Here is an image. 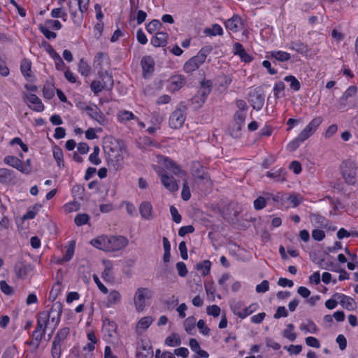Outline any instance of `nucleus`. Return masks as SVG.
I'll return each instance as SVG.
<instances>
[{"instance_id": "obj_1", "label": "nucleus", "mask_w": 358, "mask_h": 358, "mask_svg": "<svg viewBox=\"0 0 358 358\" xmlns=\"http://www.w3.org/2000/svg\"><path fill=\"white\" fill-rule=\"evenodd\" d=\"M103 152L108 164H112L116 169L119 166V162L123 159L121 152L115 139L109 138L104 141Z\"/></svg>"}, {"instance_id": "obj_2", "label": "nucleus", "mask_w": 358, "mask_h": 358, "mask_svg": "<svg viewBox=\"0 0 358 358\" xmlns=\"http://www.w3.org/2000/svg\"><path fill=\"white\" fill-rule=\"evenodd\" d=\"M49 320L50 314L48 311L44 310L38 313L36 327L33 331V336L36 341V348H38L40 342L45 336Z\"/></svg>"}, {"instance_id": "obj_3", "label": "nucleus", "mask_w": 358, "mask_h": 358, "mask_svg": "<svg viewBox=\"0 0 358 358\" xmlns=\"http://www.w3.org/2000/svg\"><path fill=\"white\" fill-rule=\"evenodd\" d=\"M210 50L211 49L207 47L202 48L196 55L192 57L185 63L183 66L184 71L186 73H192L199 69L206 59L207 55Z\"/></svg>"}, {"instance_id": "obj_4", "label": "nucleus", "mask_w": 358, "mask_h": 358, "mask_svg": "<svg viewBox=\"0 0 358 358\" xmlns=\"http://www.w3.org/2000/svg\"><path fill=\"white\" fill-rule=\"evenodd\" d=\"M100 80H94L90 85L91 90L94 94H98L102 90L110 91L114 85L113 78L107 71L100 74Z\"/></svg>"}, {"instance_id": "obj_5", "label": "nucleus", "mask_w": 358, "mask_h": 358, "mask_svg": "<svg viewBox=\"0 0 358 358\" xmlns=\"http://www.w3.org/2000/svg\"><path fill=\"white\" fill-rule=\"evenodd\" d=\"M357 167L356 164L351 160H345L340 166L341 173L345 182L349 185H354L357 182L356 171Z\"/></svg>"}, {"instance_id": "obj_6", "label": "nucleus", "mask_w": 358, "mask_h": 358, "mask_svg": "<svg viewBox=\"0 0 358 358\" xmlns=\"http://www.w3.org/2000/svg\"><path fill=\"white\" fill-rule=\"evenodd\" d=\"M187 107L185 103L181 102L171 115L169 117V125L173 129L180 128L186 119Z\"/></svg>"}, {"instance_id": "obj_7", "label": "nucleus", "mask_w": 358, "mask_h": 358, "mask_svg": "<svg viewBox=\"0 0 358 358\" xmlns=\"http://www.w3.org/2000/svg\"><path fill=\"white\" fill-rule=\"evenodd\" d=\"M259 306L257 303L250 304L248 307H244L241 301H233L230 304V308L233 313L241 319H244L254 313Z\"/></svg>"}, {"instance_id": "obj_8", "label": "nucleus", "mask_w": 358, "mask_h": 358, "mask_svg": "<svg viewBox=\"0 0 358 358\" xmlns=\"http://www.w3.org/2000/svg\"><path fill=\"white\" fill-rule=\"evenodd\" d=\"M248 101L256 110H260L264 104L265 95L262 87L252 89L248 95Z\"/></svg>"}, {"instance_id": "obj_9", "label": "nucleus", "mask_w": 358, "mask_h": 358, "mask_svg": "<svg viewBox=\"0 0 358 358\" xmlns=\"http://www.w3.org/2000/svg\"><path fill=\"white\" fill-rule=\"evenodd\" d=\"M152 296V292L148 288L140 287L136 291L134 296V305L138 312H141L145 307V301Z\"/></svg>"}, {"instance_id": "obj_10", "label": "nucleus", "mask_w": 358, "mask_h": 358, "mask_svg": "<svg viewBox=\"0 0 358 358\" xmlns=\"http://www.w3.org/2000/svg\"><path fill=\"white\" fill-rule=\"evenodd\" d=\"M107 250L117 251L123 249L128 245V240L122 236H111L110 238H107Z\"/></svg>"}, {"instance_id": "obj_11", "label": "nucleus", "mask_w": 358, "mask_h": 358, "mask_svg": "<svg viewBox=\"0 0 358 358\" xmlns=\"http://www.w3.org/2000/svg\"><path fill=\"white\" fill-rule=\"evenodd\" d=\"M163 185L170 192H174L178 189V185L173 176L168 175L164 170L157 171Z\"/></svg>"}, {"instance_id": "obj_12", "label": "nucleus", "mask_w": 358, "mask_h": 358, "mask_svg": "<svg viewBox=\"0 0 358 358\" xmlns=\"http://www.w3.org/2000/svg\"><path fill=\"white\" fill-rule=\"evenodd\" d=\"M143 77L150 76L155 70V61L151 56H144L141 61Z\"/></svg>"}, {"instance_id": "obj_13", "label": "nucleus", "mask_w": 358, "mask_h": 358, "mask_svg": "<svg viewBox=\"0 0 358 358\" xmlns=\"http://www.w3.org/2000/svg\"><path fill=\"white\" fill-rule=\"evenodd\" d=\"M62 313V304L61 302L57 301L54 303L48 313L50 314V319L52 322L55 323L57 326L60 322V317Z\"/></svg>"}, {"instance_id": "obj_14", "label": "nucleus", "mask_w": 358, "mask_h": 358, "mask_svg": "<svg viewBox=\"0 0 358 358\" xmlns=\"http://www.w3.org/2000/svg\"><path fill=\"white\" fill-rule=\"evenodd\" d=\"M227 29L234 33L239 31L243 26L242 19L237 15H234L224 22Z\"/></svg>"}, {"instance_id": "obj_15", "label": "nucleus", "mask_w": 358, "mask_h": 358, "mask_svg": "<svg viewBox=\"0 0 358 358\" xmlns=\"http://www.w3.org/2000/svg\"><path fill=\"white\" fill-rule=\"evenodd\" d=\"M82 109L86 112L87 115L90 118L103 124V122L104 121V116L97 106H94L93 108L90 106H86L85 107L82 108Z\"/></svg>"}, {"instance_id": "obj_16", "label": "nucleus", "mask_w": 358, "mask_h": 358, "mask_svg": "<svg viewBox=\"0 0 358 358\" xmlns=\"http://www.w3.org/2000/svg\"><path fill=\"white\" fill-rule=\"evenodd\" d=\"M268 54H269V55H267L266 57L271 59L273 63L275 64L277 63V62H284L289 60L291 58L289 53L281 50L271 51L268 52Z\"/></svg>"}, {"instance_id": "obj_17", "label": "nucleus", "mask_w": 358, "mask_h": 358, "mask_svg": "<svg viewBox=\"0 0 358 358\" xmlns=\"http://www.w3.org/2000/svg\"><path fill=\"white\" fill-rule=\"evenodd\" d=\"M189 345L191 350L196 353L193 358H208L209 354L206 350L201 349L200 345L196 338H190Z\"/></svg>"}, {"instance_id": "obj_18", "label": "nucleus", "mask_w": 358, "mask_h": 358, "mask_svg": "<svg viewBox=\"0 0 358 358\" xmlns=\"http://www.w3.org/2000/svg\"><path fill=\"white\" fill-rule=\"evenodd\" d=\"M4 164L10 166L22 173H27V169H23L22 166V160L18 157L13 155H8L3 158Z\"/></svg>"}, {"instance_id": "obj_19", "label": "nucleus", "mask_w": 358, "mask_h": 358, "mask_svg": "<svg viewBox=\"0 0 358 358\" xmlns=\"http://www.w3.org/2000/svg\"><path fill=\"white\" fill-rule=\"evenodd\" d=\"M32 268L31 264L22 262L16 263L14 266L15 273L19 278H24L32 271Z\"/></svg>"}, {"instance_id": "obj_20", "label": "nucleus", "mask_w": 358, "mask_h": 358, "mask_svg": "<svg viewBox=\"0 0 358 358\" xmlns=\"http://www.w3.org/2000/svg\"><path fill=\"white\" fill-rule=\"evenodd\" d=\"M185 83V80L183 76H173L171 78V81L168 87V90L172 92L178 91L184 86Z\"/></svg>"}, {"instance_id": "obj_21", "label": "nucleus", "mask_w": 358, "mask_h": 358, "mask_svg": "<svg viewBox=\"0 0 358 358\" xmlns=\"http://www.w3.org/2000/svg\"><path fill=\"white\" fill-rule=\"evenodd\" d=\"M27 101L31 103L29 107L34 111L41 112L44 110V106L41 100L34 94L27 96Z\"/></svg>"}, {"instance_id": "obj_22", "label": "nucleus", "mask_w": 358, "mask_h": 358, "mask_svg": "<svg viewBox=\"0 0 358 358\" xmlns=\"http://www.w3.org/2000/svg\"><path fill=\"white\" fill-rule=\"evenodd\" d=\"M168 34L163 31H158L151 38L150 43L155 47H164L167 44Z\"/></svg>"}, {"instance_id": "obj_23", "label": "nucleus", "mask_w": 358, "mask_h": 358, "mask_svg": "<svg viewBox=\"0 0 358 358\" xmlns=\"http://www.w3.org/2000/svg\"><path fill=\"white\" fill-rule=\"evenodd\" d=\"M139 213L142 218L150 220L153 218L152 206L149 201H143L139 206Z\"/></svg>"}, {"instance_id": "obj_24", "label": "nucleus", "mask_w": 358, "mask_h": 358, "mask_svg": "<svg viewBox=\"0 0 358 358\" xmlns=\"http://www.w3.org/2000/svg\"><path fill=\"white\" fill-rule=\"evenodd\" d=\"M76 1L77 0H69L68 2V6L74 24L78 27H80L83 21V16L82 15V13H79L74 10L72 5L73 3L76 5Z\"/></svg>"}, {"instance_id": "obj_25", "label": "nucleus", "mask_w": 358, "mask_h": 358, "mask_svg": "<svg viewBox=\"0 0 358 358\" xmlns=\"http://www.w3.org/2000/svg\"><path fill=\"white\" fill-rule=\"evenodd\" d=\"M333 297H337L340 299V303L349 310H352L355 308V303L353 299L343 294L336 293Z\"/></svg>"}, {"instance_id": "obj_26", "label": "nucleus", "mask_w": 358, "mask_h": 358, "mask_svg": "<svg viewBox=\"0 0 358 358\" xmlns=\"http://www.w3.org/2000/svg\"><path fill=\"white\" fill-rule=\"evenodd\" d=\"M286 173L287 171L285 169H273L271 171L266 172V176L277 182H283L286 180Z\"/></svg>"}, {"instance_id": "obj_27", "label": "nucleus", "mask_w": 358, "mask_h": 358, "mask_svg": "<svg viewBox=\"0 0 358 358\" xmlns=\"http://www.w3.org/2000/svg\"><path fill=\"white\" fill-rule=\"evenodd\" d=\"M192 175L200 180L208 179V173L203 171V166L199 162H194L192 167Z\"/></svg>"}, {"instance_id": "obj_28", "label": "nucleus", "mask_w": 358, "mask_h": 358, "mask_svg": "<svg viewBox=\"0 0 358 358\" xmlns=\"http://www.w3.org/2000/svg\"><path fill=\"white\" fill-rule=\"evenodd\" d=\"M310 220L312 224L315 227H326L328 224V220L319 214L311 213Z\"/></svg>"}, {"instance_id": "obj_29", "label": "nucleus", "mask_w": 358, "mask_h": 358, "mask_svg": "<svg viewBox=\"0 0 358 358\" xmlns=\"http://www.w3.org/2000/svg\"><path fill=\"white\" fill-rule=\"evenodd\" d=\"M212 90V83L210 80H203L201 82L200 88L198 90L197 94L206 100L208 96Z\"/></svg>"}, {"instance_id": "obj_30", "label": "nucleus", "mask_w": 358, "mask_h": 358, "mask_svg": "<svg viewBox=\"0 0 358 358\" xmlns=\"http://www.w3.org/2000/svg\"><path fill=\"white\" fill-rule=\"evenodd\" d=\"M74 250L75 241H71L69 246L66 248L64 256L62 259H59L57 263L62 264L64 262H69L73 256Z\"/></svg>"}, {"instance_id": "obj_31", "label": "nucleus", "mask_w": 358, "mask_h": 358, "mask_svg": "<svg viewBox=\"0 0 358 358\" xmlns=\"http://www.w3.org/2000/svg\"><path fill=\"white\" fill-rule=\"evenodd\" d=\"M289 48L300 54H306L308 52L307 45L300 41H292L289 44Z\"/></svg>"}, {"instance_id": "obj_32", "label": "nucleus", "mask_w": 358, "mask_h": 358, "mask_svg": "<svg viewBox=\"0 0 358 358\" xmlns=\"http://www.w3.org/2000/svg\"><path fill=\"white\" fill-rule=\"evenodd\" d=\"M357 92V87L355 85L350 86L347 90L343 93L342 96L341 97V108H343L345 106V103H342V101H345L350 97H352L356 94Z\"/></svg>"}, {"instance_id": "obj_33", "label": "nucleus", "mask_w": 358, "mask_h": 358, "mask_svg": "<svg viewBox=\"0 0 358 358\" xmlns=\"http://www.w3.org/2000/svg\"><path fill=\"white\" fill-rule=\"evenodd\" d=\"M268 201V198L267 196V192L264 193L263 196H258L255 201H254V208L257 210H260L263 209L266 205V203Z\"/></svg>"}, {"instance_id": "obj_34", "label": "nucleus", "mask_w": 358, "mask_h": 358, "mask_svg": "<svg viewBox=\"0 0 358 358\" xmlns=\"http://www.w3.org/2000/svg\"><path fill=\"white\" fill-rule=\"evenodd\" d=\"M91 244L100 250H107L108 247V243H107V238L106 237H98L96 238H94L91 241Z\"/></svg>"}, {"instance_id": "obj_35", "label": "nucleus", "mask_w": 358, "mask_h": 358, "mask_svg": "<svg viewBox=\"0 0 358 358\" xmlns=\"http://www.w3.org/2000/svg\"><path fill=\"white\" fill-rule=\"evenodd\" d=\"M63 156L64 155L62 148L58 145L54 146L53 157L57 162V166L59 167H63L64 166Z\"/></svg>"}, {"instance_id": "obj_36", "label": "nucleus", "mask_w": 358, "mask_h": 358, "mask_svg": "<svg viewBox=\"0 0 358 358\" xmlns=\"http://www.w3.org/2000/svg\"><path fill=\"white\" fill-rule=\"evenodd\" d=\"M164 343L168 346H178L181 344V339L177 334L172 333L171 335L166 337Z\"/></svg>"}, {"instance_id": "obj_37", "label": "nucleus", "mask_w": 358, "mask_h": 358, "mask_svg": "<svg viewBox=\"0 0 358 358\" xmlns=\"http://www.w3.org/2000/svg\"><path fill=\"white\" fill-rule=\"evenodd\" d=\"M31 63L29 60L24 59L20 64V70L23 76L27 78L31 76Z\"/></svg>"}, {"instance_id": "obj_38", "label": "nucleus", "mask_w": 358, "mask_h": 358, "mask_svg": "<svg viewBox=\"0 0 358 358\" xmlns=\"http://www.w3.org/2000/svg\"><path fill=\"white\" fill-rule=\"evenodd\" d=\"M103 328L108 332L110 336H112L113 333H115L117 330V324L114 321L108 318L105 319L103 322Z\"/></svg>"}, {"instance_id": "obj_39", "label": "nucleus", "mask_w": 358, "mask_h": 358, "mask_svg": "<svg viewBox=\"0 0 358 358\" xmlns=\"http://www.w3.org/2000/svg\"><path fill=\"white\" fill-rule=\"evenodd\" d=\"M13 171L1 168L0 169V182L8 183L12 179Z\"/></svg>"}, {"instance_id": "obj_40", "label": "nucleus", "mask_w": 358, "mask_h": 358, "mask_svg": "<svg viewBox=\"0 0 358 358\" xmlns=\"http://www.w3.org/2000/svg\"><path fill=\"white\" fill-rule=\"evenodd\" d=\"M121 301V294L117 290L111 291L108 296V306L120 303Z\"/></svg>"}, {"instance_id": "obj_41", "label": "nucleus", "mask_w": 358, "mask_h": 358, "mask_svg": "<svg viewBox=\"0 0 358 358\" xmlns=\"http://www.w3.org/2000/svg\"><path fill=\"white\" fill-rule=\"evenodd\" d=\"M196 319L194 316L188 317L184 321L185 330L188 334H192V331L194 329Z\"/></svg>"}, {"instance_id": "obj_42", "label": "nucleus", "mask_w": 358, "mask_h": 358, "mask_svg": "<svg viewBox=\"0 0 358 358\" xmlns=\"http://www.w3.org/2000/svg\"><path fill=\"white\" fill-rule=\"evenodd\" d=\"M137 358H152L153 351L150 346H143L141 350H138L136 354Z\"/></svg>"}, {"instance_id": "obj_43", "label": "nucleus", "mask_w": 358, "mask_h": 358, "mask_svg": "<svg viewBox=\"0 0 358 358\" xmlns=\"http://www.w3.org/2000/svg\"><path fill=\"white\" fill-rule=\"evenodd\" d=\"M285 201H289L292 207L298 206L301 202V197L297 194H285Z\"/></svg>"}, {"instance_id": "obj_44", "label": "nucleus", "mask_w": 358, "mask_h": 358, "mask_svg": "<svg viewBox=\"0 0 358 358\" xmlns=\"http://www.w3.org/2000/svg\"><path fill=\"white\" fill-rule=\"evenodd\" d=\"M69 334V328H68V327L62 328L57 331L53 341H56L57 343H62V342H63Z\"/></svg>"}, {"instance_id": "obj_45", "label": "nucleus", "mask_w": 358, "mask_h": 358, "mask_svg": "<svg viewBox=\"0 0 358 358\" xmlns=\"http://www.w3.org/2000/svg\"><path fill=\"white\" fill-rule=\"evenodd\" d=\"M137 119V117L134 115V114L129 110H123L120 112L118 115V120L120 122H126L131 120Z\"/></svg>"}, {"instance_id": "obj_46", "label": "nucleus", "mask_w": 358, "mask_h": 358, "mask_svg": "<svg viewBox=\"0 0 358 358\" xmlns=\"http://www.w3.org/2000/svg\"><path fill=\"white\" fill-rule=\"evenodd\" d=\"M211 267V262L209 260H204L196 264L197 270H202V275L206 276L209 274Z\"/></svg>"}, {"instance_id": "obj_47", "label": "nucleus", "mask_w": 358, "mask_h": 358, "mask_svg": "<svg viewBox=\"0 0 358 358\" xmlns=\"http://www.w3.org/2000/svg\"><path fill=\"white\" fill-rule=\"evenodd\" d=\"M40 31L45 36L46 38L51 40L55 39L57 37V34L54 31H50L49 27L45 24H40L38 26Z\"/></svg>"}, {"instance_id": "obj_48", "label": "nucleus", "mask_w": 358, "mask_h": 358, "mask_svg": "<svg viewBox=\"0 0 358 358\" xmlns=\"http://www.w3.org/2000/svg\"><path fill=\"white\" fill-rule=\"evenodd\" d=\"M284 80L287 82H289V87L294 91H299L301 88V84L299 81L294 76H287Z\"/></svg>"}, {"instance_id": "obj_49", "label": "nucleus", "mask_w": 358, "mask_h": 358, "mask_svg": "<svg viewBox=\"0 0 358 358\" xmlns=\"http://www.w3.org/2000/svg\"><path fill=\"white\" fill-rule=\"evenodd\" d=\"M162 24L159 20H152L148 24H146V30L150 34L155 33L157 30L159 29Z\"/></svg>"}, {"instance_id": "obj_50", "label": "nucleus", "mask_w": 358, "mask_h": 358, "mask_svg": "<svg viewBox=\"0 0 358 358\" xmlns=\"http://www.w3.org/2000/svg\"><path fill=\"white\" fill-rule=\"evenodd\" d=\"M103 279L106 282H113L114 280L113 275L112 273V265L110 263L106 265L104 271L101 275Z\"/></svg>"}, {"instance_id": "obj_51", "label": "nucleus", "mask_w": 358, "mask_h": 358, "mask_svg": "<svg viewBox=\"0 0 358 358\" xmlns=\"http://www.w3.org/2000/svg\"><path fill=\"white\" fill-rule=\"evenodd\" d=\"M294 328V326L292 324H288L287 328L283 331V336L290 341H294L296 338V334L292 332Z\"/></svg>"}, {"instance_id": "obj_52", "label": "nucleus", "mask_w": 358, "mask_h": 358, "mask_svg": "<svg viewBox=\"0 0 358 358\" xmlns=\"http://www.w3.org/2000/svg\"><path fill=\"white\" fill-rule=\"evenodd\" d=\"M154 319L151 316L143 317L138 322V327L145 330L151 325Z\"/></svg>"}, {"instance_id": "obj_53", "label": "nucleus", "mask_w": 358, "mask_h": 358, "mask_svg": "<svg viewBox=\"0 0 358 358\" xmlns=\"http://www.w3.org/2000/svg\"><path fill=\"white\" fill-rule=\"evenodd\" d=\"M205 33L210 36H221L223 34V29L218 24H214L210 29H206Z\"/></svg>"}, {"instance_id": "obj_54", "label": "nucleus", "mask_w": 358, "mask_h": 358, "mask_svg": "<svg viewBox=\"0 0 358 358\" xmlns=\"http://www.w3.org/2000/svg\"><path fill=\"white\" fill-rule=\"evenodd\" d=\"M90 220V216L86 213L78 214L74 219V222L77 226H83L86 224Z\"/></svg>"}, {"instance_id": "obj_55", "label": "nucleus", "mask_w": 358, "mask_h": 358, "mask_svg": "<svg viewBox=\"0 0 358 358\" xmlns=\"http://www.w3.org/2000/svg\"><path fill=\"white\" fill-rule=\"evenodd\" d=\"M62 355L61 343L56 341L52 342L51 348V356L52 358H60Z\"/></svg>"}, {"instance_id": "obj_56", "label": "nucleus", "mask_w": 358, "mask_h": 358, "mask_svg": "<svg viewBox=\"0 0 358 358\" xmlns=\"http://www.w3.org/2000/svg\"><path fill=\"white\" fill-rule=\"evenodd\" d=\"M205 101L206 100L203 98H201V96H199L198 94H196L190 99L191 105L195 109L201 108L205 103Z\"/></svg>"}, {"instance_id": "obj_57", "label": "nucleus", "mask_w": 358, "mask_h": 358, "mask_svg": "<svg viewBox=\"0 0 358 358\" xmlns=\"http://www.w3.org/2000/svg\"><path fill=\"white\" fill-rule=\"evenodd\" d=\"M267 196L268 198V201L272 200L273 203H281L282 204L283 201H285V194L278 192L276 194H272L271 193L267 192Z\"/></svg>"}, {"instance_id": "obj_58", "label": "nucleus", "mask_w": 358, "mask_h": 358, "mask_svg": "<svg viewBox=\"0 0 358 358\" xmlns=\"http://www.w3.org/2000/svg\"><path fill=\"white\" fill-rule=\"evenodd\" d=\"M78 71L84 76H87L90 71V67L83 59H81L78 64Z\"/></svg>"}, {"instance_id": "obj_59", "label": "nucleus", "mask_w": 358, "mask_h": 358, "mask_svg": "<svg viewBox=\"0 0 358 358\" xmlns=\"http://www.w3.org/2000/svg\"><path fill=\"white\" fill-rule=\"evenodd\" d=\"M322 122V118L321 117H316L314 119H313L306 127L313 134L316 131L317 128L321 124Z\"/></svg>"}, {"instance_id": "obj_60", "label": "nucleus", "mask_w": 358, "mask_h": 358, "mask_svg": "<svg viewBox=\"0 0 358 358\" xmlns=\"http://www.w3.org/2000/svg\"><path fill=\"white\" fill-rule=\"evenodd\" d=\"M45 24L48 27L52 28L55 30H59L62 27L61 22L57 20H46L45 21Z\"/></svg>"}, {"instance_id": "obj_61", "label": "nucleus", "mask_w": 358, "mask_h": 358, "mask_svg": "<svg viewBox=\"0 0 358 358\" xmlns=\"http://www.w3.org/2000/svg\"><path fill=\"white\" fill-rule=\"evenodd\" d=\"M76 3L78 5L79 13H82L83 16V14L88 10L90 0H77Z\"/></svg>"}, {"instance_id": "obj_62", "label": "nucleus", "mask_w": 358, "mask_h": 358, "mask_svg": "<svg viewBox=\"0 0 358 358\" xmlns=\"http://www.w3.org/2000/svg\"><path fill=\"white\" fill-rule=\"evenodd\" d=\"M176 268L178 273V275L180 277H185L188 273L187 266L185 264L182 262H179L176 264Z\"/></svg>"}, {"instance_id": "obj_63", "label": "nucleus", "mask_w": 358, "mask_h": 358, "mask_svg": "<svg viewBox=\"0 0 358 358\" xmlns=\"http://www.w3.org/2000/svg\"><path fill=\"white\" fill-rule=\"evenodd\" d=\"M285 90V84L282 81L276 83L273 87V94L275 99L280 97V93Z\"/></svg>"}, {"instance_id": "obj_64", "label": "nucleus", "mask_w": 358, "mask_h": 358, "mask_svg": "<svg viewBox=\"0 0 358 358\" xmlns=\"http://www.w3.org/2000/svg\"><path fill=\"white\" fill-rule=\"evenodd\" d=\"M16 353L17 349L14 345H13L6 349L1 358H14Z\"/></svg>"}]
</instances>
